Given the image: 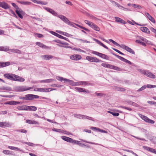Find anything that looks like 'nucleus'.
Here are the masks:
<instances>
[{"label":"nucleus","instance_id":"2eb2a0df","mask_svg":"<svg viewBox=\"0 0 156 156\" xmlns=\"http://www.w3.org/2000/svg\"><path fill=\"white\" fill-rule=\"evenodd\" d=\"M16 12L20 18L21 19L23 18L22 15L24 14V12L20 8L17 10H16Z\"/></svg>","mask_w":156,"mask_h":156},{"label":"nucleus","instance_id":"4be33fe9","mask_svg":"<svg viewBox=\"0 0 156 156\" xmlns=\"http://www.w3.org/2000/svg\"><path fill=\"white\" fill-rule=\"evenodd\" d=\"M17 109L19 110H27V106L23 105L17 107Z\"/></svg>","mask_w":156,"mask_h":156},{"label":"nucleus","instance_id":"473e14b6","mask_svg":"<svg viewBox=\"0 0 156 156\" xmlns=\"http://www.w3.org/2000/svg\"><path fill=\"white\" fill-rule=\"evenodd\" d=\"M23 143H24L25 144H27L29 146H41L40 144H34L33 143H30V142H22Z\"/></svg>","mask_w":156,"mask_h":156},{"label":"nucleus","instance_id":"774afa93","mask_svg":"<svg viewBox=\"0 0 156 156\" xmlns=\"http://www.w3.org/2000/svg\"><path fill=\"white\" fill-rule=\"evenodd\" d=\"M12 6L14 7L16 9V10H17L20 8L18 7L17 5L15 3H12Z\"/></svg>","mask_w":156,"mask_h":156},{"label":"nucleus","instance_id":"cd10ccee","mask_svg":"<svg viewBox=\"0 0 156 156\" xmlns=\"http://www.w3.org/2000/svg\"><path fill=\"white\" fill-rule=\"evenodd\" d=\"M10 65V62H0V67H5L6 66H9Z\"/></svg>","mask_w":156,"mask_h":156},{"label":"nucleus","instance_id":"79ce46f5","mask_svg":"<svg viewBox=\"0 0 156 156\" xmlns=\"http://www.w3.org/2000/svg\"><path fill=\"white\" fill-rule=\"evenodd\" d=\"M2 8L5 9H7L9 8V6L7 3L3 2V5Z\"/></svg>","mask_w":156,"mask_h":156},{"label":"nucleus","instance_id":"0e129e2a","mask_svg":"<svg viewBox=\"0 0 156 156\" xmlns=\"http://www.w3.org/2000/svg\"><path fill=\"white\" fill-rule=\"evenodd\" d=\"M81 85V81H79L77 82H75L74 86H80Z\"/></svg>","mask_w":156,"mask_h":156},{"label":"nucleus","instance_id":"39448f33","mask_svg":"<svg viewBox=\"0 0 156 156\" xmlns=\"http://www.w3.org/2000/svg\"><path fill=\"white\" fill-rule=\"evenodd\" d=\"M139 116L142 119L144 120L146 122L151 124H154L155 122L154 121L149 119L147 116L142 114H140Z\"/></svg>","mask_w":156,"mask_h":156},{"label":"nucleus","instance_id":"b1692460","mask_svg":"<svg viewBox=\"0 0 156 156\" xmlns=\"http://www.w3.org/2000/svg\"><path fill=\"white\" fill-rule=\"evenodd\" d=\"M41 57L42 58L45 60H48L52 58H53V56L50 55H42Z\"/></svg>","mask_w":156,"mask_h":156},{"label":"nucleus","instance_id":"a211bd4d","mask_svg":"<svg viewBox=\"0 0 156 156\" xmlns=\"http://www.w3.org/2000/svg\"><path fill=\"white\" fill-rule=\"evenodd\" d=\"M61 138L62 140L66 141L72 143L73 140L72 138L65 136H62Z\"/></svg>","mask_w":156,"mask_h":156},{"label":"nucleus","instance_id":"7c9ffc66","mask_svg":"<svg viewBox=\"0 0 156 156\" xmlns=\"http://www.w3.org/2000/svg\"><path fill=\"white\" fill-rule=\"evenodd\" d=\"M55 80L52 79H50L47 80H41L40 81L41 83H49L52 82V81Z\"/></svg>","mask_w":156,"mask_h":156},{"label":"nucleus","instance_id":"c756f323","mask_svg":"<svg viewBox=\"0 0 156 156\" xmlns=\"http://www.w3.org/2000/svg\"><path fill=\"white\" fill-rule=\"evenodd\" d=\"M27 110H30L32 111H35L37 109L36 107L34 106H27Z\"/></svg>","mask_w":156,"mask_h":156},{"label":"nucleus","instance_id":"f3484780","mask_svg":"<svg viewBox=\"0 0 156 156\" xmlns=\"http://www.w3.org/2000/svg\"><path fill=\"white\" fill-rule=\"evenodd\" d=\"M143 148L145 150L156 154V150L154 149L145 146H143Z\"/></svg>","mask_w":156,"mask_h":156},{"label":"nucleus","instance_id":"a18cd8bd","mask_svg":"<svg viewBox=\"0 0 156 156\" xmlns=\"http://www.w3.org/2000/svg\"><path fill=\"white\" fill-rule=\"evenodd\" d=\"M82 119H89V120H92V117L83 115V116L82 117Z\"/></svg>","mask_w":156,"mask_h":156},{"label":"nucleus","instance_id":"20e7f679","mask_svg":"<svg viewBox=\"0 0 156 156\" xmlns=\"http://www.w3.org/2000/svg\"><path fill=\"white\" fill-rule=\"evenodd\" d=\"M86 59L92 62H102L101 60H99L98 58L91 56H87L86 57Z\"/></svg>","mask_w":156,"mask_h":156},{"label":"nucleus","instance_id":"5fc2aeb1","mask_svg":"<svg viewBox=\"0 0 156 156\" xmlns=\"http://www.w3.org/2000/svg\"><path fill=\"white\" fill-rule=\"evenodd\" d=\"M90 129H91L93 130L97 131L99 132L100 129H99L98 128L94 127H90Z\"/></svg>","mask_w":156,"mask_h":156},{"label":"nucleus","instance_id":"f03ea898","mask_svg":"<svg viewBox=\"0 0 156 156\" xmlns=\"http://www.w3.org/2000/svg\"><path fill=\"white\" fill-rule=\"evenodd\" d=\"M140 71L142 74L151 78L155 79L156 78L154 75L148 71L140 69Z\"/></svg>","mask_w":156,"mask_h":156},{"label":"nucleus","instance_id":"a878e982","mask_svg":"<svg viewBox=\"0 0 156 156\" xmlns=\"http://www.w3.org/2000/svg\"><path fill=\"white\" fill-rule=\"evenodd\" d=\"M17 2L18 3H20L21 4L27 5H30L32 4V3L30 2L25 1H18Z\"/></svg>","mask_w":156,"mask_h":156},{"label":"nucleus","instance_id":"6e6d98bb","mask_svg":"<svg viewBox=\"0 0 156 156\" xmlns=\"http://www.w3.org/2000/svg\"><path fill=\"white\" fill-rule=\"evenodd\" d=\"M84 22L85 23L87 24L88 25L90 26V27L92 24L93 23L90 21H89L87 20H85L84 21Z\"/></svg>","mask_w":156,"mask_h":156},{"label":"nucleus","instance_id":"603ef678","mask_svg":"<svg viewBox=\"0 0 156 156\" xmlns=\"http://www.w3.org/2000/svg\"><path fill=\"white\" fill-rule=\"evenodd\" d=\"M146 87H147L146 85H144L137 90V91L138 92L141 91L145 89Z\"/></svg>","mask_w":156,"mask_h":156},{"label":"nucleus","instance_id":"f257e3e1","mask_svg":"<svg viewBox=\"0 0 156 156\" xmlns=\"http://www.w3.org/2000/svg\"><path fill=\"white\" fill-rule=\"evenodd\" d=\"M109 41L112 42L114 44L121 48H122L123 49H125L127 51L129 52V53L133 54H135V52L134 51L129 47L126 46L125 45L122 44L120 45L117 42L113 41L112 39L109 40Z\"/></svg>","mask_w":156,"mask_h":156},{"label":"nucleus","instance_id":"052dcab7","mask_svg":"<svg viewBox=\"0 0 156 156\" xmlns=\"http://www.w3.org/2000/svg\"><path fill=\"white\" fill-rule=\"evenodd\" d=\"M58 37L60 38L63 39L66 41H68L69 39L68 38L65 37L60 34L59 35V36H58Z\"/></svg>","mask_w":156,"mask_h":156},{"label":"nucleus","instance_id":"ddd939ff","mask_svg":"<svg viewBox=\"0 0 156 156\" xmlns=\"http://www.w3.org/2000/svg\"><path fill=\"white\" fill-rule=\"evenodd\" d=\"M44 9H45L46 11H47L48 12H49L51 13L52 14V15H53L54 16H57L58 15L57 13L53 10L52 9H50L48 7H44Z\"/></svg>","mask_w":156,"mask_h":156},{"label":"nucleus","instance_id":"412c9836","mask_svg":"<svg viewBox=\"0 0 156 156\" xmlns=\"http://www.w3.org/2000/svg\"><path fill=\"white\" fill-rule=\"evenodd\" d=\"M140 30L143 32L147 34H150L149 29L146 27H140Z\"/></svg>","mask_w":156,"mask_h":156},{"label":"nucleus","instance_id":"c9c22d12","mask_svg":"<svg viewBox=\"0 0 156 156\" xmlns=\"http://www.w3.org/2000/svg\"><path fill=\"white\" fill-rule=\"evenodd\" d=\"M33 2L34 3H36L37 4H40L41 5H46L48 4V2H43L42 1H39L36 0H33Z\"/></svg>","mask_w":156,"mask_h":156},{"label":"nucleus","instance_id":"2f4dec72","mask_svg":"<svg viewBox=\"0 0 156 156\" xmlns=\"http://www.w3.org/2000/svg\"><path fill=\"white\" fill-rule=\"evenodd\" d=\"M26 100H29L33 99V94H28L26 95Z\"/></svg>","mask_w":156,"mask_h":156},{"label":"nucleus","instance_id":"864d4df0","mask_svg":"<svg viewBox=\"0 0 156 156\" xmlns=\"http://www.w3.org/2000/svg\"><path fill=\"white\" fill-rule=\"evenodd\" d=\"M1 89L3 90H11V88L9 87H2Z\"/></svg>","mask_w":156,"mask_h":156},{"label":"nucleus","instance_id":"09e8293b","mask_svg":"<svg viewBox=\"0 0 156 156\" xmlns=\"http://www.w3.org/2000/svg\"><path fill=\"white\" fill-rule=\"evenodd\" d=\"M74 116L75 117L79 118V119H82L83 115L80 114H75Z\"/></svg>","mask_w":156,"mask_h":156},{"label":"nucleus","instance_id":"ea45409f","mask_svg":"<svg viewBox=\"0 0 156 156\" xmlns=\"http://www.w3.org/2000/svg\"><path fill=\"white\" fill-rule=\"evenodd\" d=\"M56 78L58 80L60 81H62L64 80L65 81V79H66V78H64L63 77L57 76H56Z\"/></svg>","mask_w":156,"mask_h":156},{"label":"nucleus","instance_id":"4d7b16f0","mask_svg":"<svg viewBox=\"0 0 156 156\" xmlns=\"http://www.w3.org/2000/svg\"><path fill=\"white\" fill-rule=\"evenodd\" d=\"M146 86L147 87L149 88L156 87V85H152L151 84H147Z\"/></svg>","mask_w":156,"mask_h":156},{"label":"nucleus","instance_id":"bf43d9fd","mask_svg":"<svg viewBox=\"0 0 156 156\" xmlns=\"http://www.w3.org/2000/svg\"><path fill=\"white\" fill-rule=\"evenodd\" d=\"M75 24L78 27H80V28H81L83 30H86V31L88 30V29H87V28H86L85 27H84L80 25H79L78 24Z\"/></svg>","mask_w":156,"mask_h":156},{"label":"nucleus","instance_id":"423d86ee","mask_svg":"<svg viewBox=\"0 0 156 156\" xmlns=\"http://www.w3.org/2000/svg\"><path fill=\"white\" fill-rule=\"evenodd\" d=\"M112 54L113 55H115V56H116L118 58H119L123 62H124L126 63H127L129 65H131L132 64V62L130 61L125 58H124L115 54L113 53Z\"/></svg>","mask_w":156,"mask_h":156},{"label":"nucleus","instance_id":"9b49d317","mask_svg":"<svg viewBox=\"0 0 156 156\" xmlns=\"http://www.w3.org/2000/svg\"><path fill=\"white\" fill-rule=\"evenodd\" d=\"M70 58L72 60L78 61L81 59L82 58V57L79 55L74 54L70 56Z\"/></svg>","mask_w":156,"mask_h":156},{"label":"nucleus","instance_id":"680f3d73","mask_svg":"<svg viewBox=\"0 0 156 156\" xmlns=\"http://www.w3.org/2000/svg\"><path fill=\"white\" fill-rule=\"evenodd\" d=\"M120 107L122 108H124L127 110H128L129 111H132V109L131 108H129V107H125L123 106H120Z\"/></svg>","mask_w":156,"mask_h":156},{"label":"nucleus","instance_id":"9d476101","mask_svg":"<svg viewBox=\"0 0 156 156\" xmlns=\"http://www.w3.org/2000/svg\"><path fill=\"white\" fill-rule=\"evenodd\" d=\"M37 91L41 92H49L52 90H56V89H52L51 88H38L37 89Z\"/></svg>","mask_w":156,"mask_h":156},{"label":"nucleus","instance_id":"a19ab883","mask_svg":"<svg viewBox=\"0 0 156 156\" xmlns=\"http://www.w3.org/2000/svg\"><path fill=\"white\" fill-rule=\"evenodd\" d=\"M136 43H139L143 46H146V44L144 42H142L140 41V40H136L135 41Z\"/></svg>","mask_w":156,"mask_h":156},{"label":"nucleus","instance_id":"13d9d810","mask_svg":"<svg viewBox=\"0 0 156 156\" xmlns=\"http://www.w3.org/2000/svg\"><path fill=\"white\" fill-rule=\"evenodd\" d=\"M9 104L10 105H14L15 104V101H9L7 103H5V104Z\"/></svg>","mask_w":156,"mask_h":156},{"label":"nucleus","instance_id":"3c124183","mask_svg":"<svg viewBox=\"0 0 156 156\" xmlns=\"http://www.w3.org/2000/svg\"><path fill=\"white\" fill-rule=\"evenodd\" d=\"M77 40L78 41H82L83 43H90V42L89 41H87V40H83V39H79V38H77Z\"/></svg>","mask_w":156,"mask_h":156},{"label":"nucleus","instance_id":"37998d69","mask_svg":"<svg viewBox=\"0 0 156 156\" xmlns=\"http://www.w3.org/2000/svg\"><path fill=\"white\" fill-rule=\"evenodd\" d=\"M131 6L135 8H136L139 9H141L142 8V7L141 6L138 5H136L134 4H131Z\"/></svg>","mask_w":156,"mask_h":156},{"label":"nucleus","instance_id":"6e6552de","mask_svg":"<svg viewBox=\"0 0 156 156\" xmlns=\"http://www.w3.org/2000/svg\"><path fill=\"white\" fill-rule=\"evenodd\" d=\"M15 75L12 73H7L5 74L4 76L5 78L8 80L14 81Z\"/></svg>","mask_w":156,"mask_h":156},{"label":"nucleus","instance_id":"0eeeda50","mask_svg":"<svg viewBox=\"0 0 156 156\" xmlns=\"http://www.w3.org/2000/svg\"><path fill=\"white\" fill-rule=\"evenodd\" d=\"M12 126L11 123L8 122H0V127L2 128L10 127Z\"/></svg>","mask_w":156,"mask_h":156},{"label":"nucleus","instance_id":"f8f14e48","mask_svg":"<svg viewBox=\"0 0 156 156\" xmlns=\"http://www.w3.org/2000/svg\"><path fill=\"white\" fill-rule=\"evenodd\" d=\"M75 89L79 92H85L88 94H90L91 93V91L88 90L84 89L83 88L79 87H75Z\"/></svg>","mask_w":156,"mask_h":156},{"label":"nucleus","instance_id":"4c0bfd02","mask_svg":"<svg viewBox=\"0 0 156 156\" xmlns=\"http://www.w3.org/2000/svg\"><path fill=\"white\" fill-rule=\"evenodd\" d=\"M8 148L11 150L16 151H21L19 148L17 147H14L12 146H8Z\"/></svg>","mask_w":156,"mask_h":156},{"label":"nucleus","instance_id":"1a4fd4ad","mask_svg":"<svg viewBox=\"0 0 156 156\" xmlns=\"http://www.w3.org/2000/svg\"><path fill=\"white\" fill-rule=\"evenodd\" d=\"M56 16L58 17L60 19L62 20L64 22L69 25H71V23L69 20L64 16L62 15H57Z\"/></svg>","mask_w":156,"mask_h":156},{"label":"nucleus","instance_id":"de8ad7c7","mask_svg":"<svg viewBox=\"0 0 156 156\" xmlns=\"http://www.w3.org/2000/svg\"><path fill=\"white\" fill-rule=\"evenodd\" d=\"M54 41L59 44H61L64 45H67L68 44L67 43H64L63 42L59 40H55Z\"/></svg>","mask_w":156,"mask_h":156},{"label":"nucleus","instance_id":"f704fd0d","mask_svg":"<svg viewBox=\"0 0 156 156\" xmlns=\"http://www.w3.org/2000/svg\"><path fill=\"white\" fill-rule=\"evenodd\" d=\"M10 52L16 53L18 54H21V52L19 50L17 49H11L8 51Z\"/></svg>","mask_w":156,"mask_h":156},{"label":"nucleus","instance_id":"338daca9","mask_svg":"<svg viewBox=\"0 0 156 156\" xmlns=\"http://www.w3.org/2000/svg\"><path fill=\"white\" fill-rule=\"evenodd\" d=\"M114 69L117 71H121L122 69L119 67H118L116 66H114Z\"/></svg>","mask_w":156,"mask_h":156},{"label":"nucleus","instance_id":"bb28decb","mask_svg":"<svg viewBox=\"0 0 156 156\" xmlns=\"http://www.w3.org/2000/svg\"><path fill=\"white\" fill-rule=\"evenodd\" d=\"M115 21L116 22L124 24L126 23L123 20L118 17H115Z\"/></svg>","mask_w":156,"mask_h":156},{"label":"nucleus","instance_id":"58836bf2","mask_svg":"<svg viewBox=\"0 0 156 156\" xmlns=\"http://www.w3.org/2000/svg\"><path fill=\"white\" fill-rule=\"evenodd\" d=\"M66 82H69L71 86H74V83L75 82H74L73 81L69 80L67 79H65Z\"/></svg>","mask_w":156,"mask_h":156},{"label":"nucleus","instance_id":"dca6fc26","mask_svg":"<svg viewBox=\"0 0 156 156\" xmlns=\"http://www.w3.org/2000/svg\"><path fill=\"white\" fill-rule=\"evenodd\" d=\"M25 80L24 78L15 74V75L14 81L23 82Z\"/></svg>","mask_w":156,"mask_h":156},{"label":"nucleus","instance_id":"aec40b11","mask_svg":"<svg viewBox=\"0 0 156 156\" xmlns=\"http://www.w3.org/2000/svg\"><path fill=\"white\" fill-rule=\"evenodd\" d=\"M93 39L94 40V41H95L97 44H99V45L103 47H104L107 49H108V48L107 46H106V45L103 44L102 43H101L100 41H99L98 40L94 38H93Z\"/></svg>","mask_w":156,"mask_h":156},{"label":"nucleus","instance_id":"69168bd1","mask_svg":"<svg viewBox=\"0 0 156 156\" xmlns=\"http://www.w3.org/2000/svg\"><path fill=\"white\" fill-rule=\"evenodd\" d=\"M52 130L53 131H55V132H59V133L62 132H61V130L60 129L53 128L52 129Z\"/></svg>","mask_w":156,"mask_h":156},{"label":"nucleus","instance_id":"8fccbe9b","mask_svg":"<svg viewBox=\"0 0 156 156\" xmlns=\"http://www.w3.org/2000/svg\"><path fill=\"white\" fill-rule=\"evenodd\" d=\"M3 153L5 154H11V151L8 150H4Z\"/></svg>","mask_w":156,"mask_h":156},{"label":"nucleus","instance_id":"e2e57ef3","mask_svg":"<svg viewBox=\"0 0 156 156\" xmlns=\"http://www.w3.org/2000/svg\"><path fill=\"white\" fill-rule=\"evenodd\" d=\"M51 86L52 87H60L62 86L61 85H58L56 84H52L51 85Z\"/></svg>","mask_w":156,"mask_h":156},{"label":"nucleus","instance_id":"49530a36","mask_svg":"<svg viewBox=\"0 0 156 156\" xmlns=\"http://www.w3.org/2000/svg\"><path fill=\"white\" fill-rule=\"evenodd\" d=\"M95 94L98 96H99L100 97H102L105 96V94L103 93H97V92H95Z\"/></svg>","mask_w":156,"mask_h":156},{"label":"nucleus","instance_id":"7ed1b4c3","mask_svg":"<svg viewBox=\"0 0 156 156\" xmlns=\"http://www.w3.org/2000/svg\"><path fill=\"white\" fill-rule=\"evenodd\" d=\"M33 89V88L31 87H27L24 86H17L15 88V90L18 91L22 92L26 91Z\"/></svg>","mask_w":156,"mask_h":156},{"label":"nucleus","instance_id":"c85d7f7f","mask_svg":"<svg viewBox=\"0 0 156 156\" xmlns=\"http://www.w3.org/2000/svg\"><path fill=\"white\" fill-rule=\"evenodd\" d=\"M90 27L96 31H98L100 30L99 28L97 25L93 23L91 25Z\"/></svg>","mask_w":156,"mask_h":156},{"label":"nucleus","instance_id":"c03bdc74","mask_svg":"<svg viewBox=\"0 0 156 156\" xmlns=\"http://www.w3.org/2000/svg\"><path fill=\"white\" fill-rule=\"evenodd\" d=\"M90 83L87 81H81V85H83L84 86L90 85Z\"/></svg>","mask_w":156,"mask_h":156},{"label":"nucleus","instance_id":"72a5a7b5","mask_svg":"<svg viewBox=\"0 0 156 156\" xmlns=\"http://www.w3.org/2000/svg\"><path fill=\"white\" fill-rule=\"evenodd\" d=\"M99 57L107 60H108L109 58V57L108 56L105 54L101 53H100Z\"/></svg>","mask_w":156,"mask_h":156},{"label":"nucleus","instance_id":"393cba45","mask_svg":"<svg viewBox=\"0 0 156 156\" xmlns=\"http://www.w3.org/2000/svg\"><path fill=\"white\" fill-rule=\"evenodd\" d=\"M26 122L28 123H29L30 124H38L39 123L38 122L34 120H29L27 119L26 120Z\"/></svg>","mask_w":156,"mask_h":156},{"label":"nucleus","instance_id":"4468645a","mask_svg":"<svg viewBox=\"0 0 156 156\" xmlns=\"http://www.w3.org/2000/svg\"><path fill=\"white\" fill-rule=\"evenodd\" d=\"M36 44L37 45L39 46L40 47L44 48V49H50L51 48V47H48L46 46L45 45H44L43 44L41 43L40 42H36Z\"/></svg>","mask_w":156,"mask_h":156},{"label":"nucleus","instance_id":"e433bc0d","mask_svg":"<svg viewBox=\"0 0 156 156\" xmlns=\"http://www.w3.org/2000/svg\"><path fill=\"white\" fill-rule=\"evenodd\" d=\"M9 50V47H0V51H7Z\"/></svg>","mask_w":156,"mask_h":156},{"label":"nucleus","instance_id":"6ab92c4d","mask_svg":"<svg viewBox=\"0 0 156 156\" xmlns=\"http://www.w3.org/2000/svg\"><path fill=\"white\" fill-rule=\"evenodd\" d=\"M145 15L147 17V18L152 23H155V20L148 13L145 12Z\"/></svg>","mask_w":156,"mask_h":156},{"label":"nucleus","instance_id":"5701e85b","mask_svg":"<svg viewBox=\"0 0 156 156\" xmlns=\"http://www.w3.org/2000/svg\"><path fill=\"white\" fill-rule=\"evenodd\" d=\"M72 143L75 144H77L81 146H86V145L81 143L80 141L73 140Z\"/></svg>","mask_w":156,"mask_h":156}]
</instances>
